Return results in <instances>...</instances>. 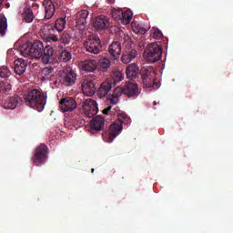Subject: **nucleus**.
Listing matches in <instances>:
<instances>
[{
    "instance_id": "nucleus-1",
    "label": "nucleus",
    "mask_w": 233,
    "mask_h": 233,
    "mask_svg": "<svg viewBox=\"0 0 233 233\" xmlns=\"http://www.w3.org/2000/svg\"><path fill=\"white\" fill-rule=\"evenodd\" d=\"M20 52L24 57H32L33 59H41L45 65L52 63L54 56V47L52 46H44L43 42L35 41L33 44H24L20 47Z\"/></svg>"
},
{
    "instance_id": "nucleus-2",
    "label": "nucleus",
    "mask_w": 233,
    "mask_h": 233,
    "mask_svg": "<svg viewBox=\"0 0 233 233\" xmlns=\"http://www.w3.org/2000/svg\"><path fill=\"white\" fill-rule=\"evenodd\" d=\"M25 105L31 108H35L38 112L45 110V105H46V94L43 93L39 89H32L25 96Z\"/></svg>"
},
{
    "instance_id": "nucleus-3",
    "label": "nucleus",
    "mask_w": 233,
    "mask_h": 233,
    "mask_svg": "<svg viewBox=\"0 0 233 233\" xmlns=\"http://www.w3.org/2000/svg\"><path fill=\"white\" fill-rule=\"evenodd\" d=\"M123 125H130V117L125 113L118 115V119L109 126L108 133L103 134L104 140L112 143L121 134Z\"/></svg>"
},
{
    "instance_id": "nucleus-4",
    "label": "nucleus",
    "mask_w": 233,
    "mask_h": 233,
    "mask_svg": "<svg viewBox=\"0 0 233 233\" xmlns=\"http://www.w3.org/2000/svg\"><path fill=\"white\" fill-rule=\"evenodd\" d=\"M140 76L142 77V85L144 88H158L157 82L156 81V73L153 67H142L140 69Z\"/></svg>"
},
{
    "instance_id": "nucleus-5",
    "label": "nucleus",
    "mask_w": 233,
    "mask_h": 233,
    "mask_svg": "<svg viewBox=\"0 0 233 233\" xmlns=\"http://www.w3.org/2000/svg\"><path fill=\"white\" fill-rule=\"evenodd\" d=\"M163 56L161 46L156 43L149 44L146 51L145 59L147 63H157Z\"/></svg>"
},
{
    "instance_id": "nucleus-6",
    "label": "nucleus",
    "mask_w": 233,
    "mask_h": 233,
    "mask_svg": "<svg viewBox=\"0 0 233 233\" xmlns=\"http://www.w3.org/2000/svg\"><path fill=\"white\" fill-rule=\"evenodd\" d=\"M46 159H48V146L40 144L35 148V155L33 157V163H35L36 167H40V165L46 163Z\"/></svg>"
},
{
    "instance_id": "nucleus-7",
    "label": "nucleus",
    "mask_w": 233,
    "mask_h": 233,
    "mask_svg": "<svg viewBox=\"0 0 233 233\" xmlns=\"http://www.w3.org/2000/svg\"><path fill=\"white\" fill-rule=\"evenodd\" d=\"M43 5L46 10L45 19H52L56 14V8L63 6V0H45Z\"/></svg>"
},
{
    "instance_id": "nucleus-8",
    "label": "nucleus",
    "mask_w": 233,
    "mask_h": 233,
    "mask_svg": "<svg viewBox=\"0 0 233 233\" xmlns=\"http://www.w3.org/2000/svg\"><path fill=\"white\" fill-rule=\"evenodd\" d=\"M76 77V72L72 68L66 67L60 74V82L66 86H72V85H75Z\"/></svg>"
},
{
    "instance_id": "nucleus-9",
    "label": "nucleus",
    "mask_w": 233,
    "mask_h": 233,
    "mask_svg": "<svg viewBox=\"0 0 233 233\" xmlns=\"http://www.w3.org/2000/svg\"><path fill=\"white\" fill-rule=\"evenodd\" d=\"M82 108L84 110L85 116L86 117H94L97 112H99V108L97 107V102L94 99H86L82 104Z\"/></svg>"
},
{
    "instance_id": "nucleus-10",
    "label": "nucleus",
    "mask_w": 233,
    "mask_h": 233,
    "mask_svg": "<svg viewBox=\"0 0 233 233\" xmlns=\"http://www.w3.org/2000/svg\"><path fill=\"white\" fill-rule=\"evenodd\" d=\"M84 46L86 52L95 55L99 54L101 52V48H103V46H101V40L95 37H90L89 39H87L85 42Z\"/></svg>"
},
{
    "instance_id": "nucleus-11",
    "label": "nucleus",
    "mask_w": 233,
    "mask_h": 233,
    "mask_svg": "<svg viewBox=\"0 0 233 233\" xmlns=\"http://www.w3.org/2000/svg\"><path fill=\"white\" fill-rule=\"evenodd\" d=\"M122 94L127 96L128 97H137L141 94V89L139 86L134 82H127L121 88Z\"/></svg>"
},
{
    "instance_id": "nucleus-12",
    "label": "nucleus",
    "mask_w": 233,
    "mask_h": 233,
    "mask_svg": "<svg viewBox=\"0 0 233 233\" xmlns=\"http://www.w3.org/2000/svg\"><path fill=\"white\" fill-rule=\"evenodd\" d=\"M94 81H96V76L91 78L87 77L82 83V91L85 96H91L96 94V90H97V88H96Z\"/></svg>"
},
{
    "instance_id": "nucleus-13",
    "label": "nucleus",
    "mask_w": 233,
    "mask_h": 233,
    "mask_svg": "<svg viewBox=\"0 0 233 233\" xmlns=\"http://www.w3.org/2000/svg\"><path fill=\"white\" fill-rule=\"evenodd\" d=\"M59 108L62 112H74L77 108V102L76 99L67 96L60 100Z\"/></svg>"
},
{
    "instance_id": "nucleus-14",
    "label": "nucleus",
    "mask_w": 233,
    "mask_h": 233,
    "mask_svg": "<svg viewBox=\"0 0 233 233\" xmlns=\"http://www.w3.org/2000/svg\"><path fill=\"white\" fill-rule=\"evenodd\" d=\"M137 56V51L134 49V47L128 46V43L126 45V49L122 55L121 61L125 65H128V63H131L136 59Z\"/></svg>"
},
{
    "instance_id": "nucleus-15",
    "label": "nucleus",
    "mask_w": 233,
    "mask_h": 233,
    "mask_svg": "<svg viewBox=\"0 0 233 233\" xmlns=\"http://www.w3.org/2000/svg\"><path fill=\"white\" fill-rule=\"evenodd\" d=\"M91 132L96 134V132H101L105 128V117L101 116H95L90 123Z\"/></svg>"
},
{
    "instance_id": "nucleus-16",
    "label": "nucleus",
    "mask_w": 233,
    "mask_h": 233,
    "mask_svg": "<svg viewBox=\"0 0 233 233\" xmlns=\"http://www.w3.org/2000/svg\"><path fill=\"white\" fill-rule=\"evenodd\" d=\"M18 105H21V98L16 96L7 97L3 104V106L5 110H14L15 108H17Z\"/></svg>"
},
{
    "instance_id": "nucleus-17",
    "label": "nucleus",
    "mask_w": 233,
    "mask_h": 233,
    "mask_svg": "<svg viewBox=\"0 0 233 233\" xmlns=\"http://www.w3.org/2000/svg\"><path fill=\"white\" fill-rule=\"evenodd\" d=\"M26 66H28V63L26 60L23 58H18L15 61V73L16 76H23L26 72Z\"/></svg>"
},
{
    "instance_id": "nucleus-18",
    "label": "nucleus",
    "mask_w": 233,
    "mask_h": 233,
    "mask_svg": "<svg viewBox=\"0 0 233 233\" xmlns=\"http://www.w3.org/2000/svg\"><path fill=\"white\" fill-rule=\"evenodd\" d=\"M108 52L113 59H119V56H121V43L118 41L113 42L109 46Z\"/></svg>"
},
{
    "instance_id": "nucleus-19",
    "label": "nucleus",
    "mask_w": 233,
    "mask_h": 233,
    "mask_svg": "<svg viewBox=\"0 0 233 233\" xmlns=\"http://www.w3.org/2000/svg\"><path fill=\"white\" fill-rule=\"evenodd\" d=\"M106 23H108L106 16L100 15L93 21V26L96 30H105L106 28Z\"/></svg>"
},
{
    "instance_id": "nucleus-20",
    "label": "nucleus",
    "mask_w": 233,
    "mask_h": 233,
    "mask_svg": "<svg viewBox=\"0 0 233 233\" xmlns=\"http://www.w3.org/2000/svg\"><path fill=\"white\" fill-rule=\"evenodd\" d=\"M63 48H64V46L59 44L58 49L61 50V52L59 53L58 61H60V63H68V61L72 59V53Z\"/></svg>"
},
{
    "instance_id": "nucleus-21",
    "label": "nucleus",
    "mask_w": 233,
    "mask_h": 233,
    "mask_svg": "<svg viewBox=\"0 0 233 233\" xmlns=\"http://www.w3.org/2000/svg\"><path fill=\"white\" fill-rule=\"evenodd\" d=\"M88 17V11L82 10L76 14V25L77 26H82L85 28V25H86V19Z\"/></svg>"
},
{
    "instance_id": "nucleus-22",
    "label": "nucleus",
    "mask_w": 233,
    "mask_h": 233,
    "mask_svg": "<svg viewBox=\"0 0 233 233\" xmlns=\"http://www.w3.org/2000/svg\"><path fill=\"white\" fill-rule=\"evenodd\" d=\"M138 72H139V66H137V65L136 64H131L127 66L126 69V74L128 79H131V80L136 79V77H137Z\"/></svg>"
},
{
    "instance_id": "nucleus-23",
    "label": "nucleus",
    "mask_w": 233,
    "mask_h": 233,
    "mask_svg": "<svg viewBox=\"0 0 233 233\" xmlns=\"http://www.w3.org/2000/svg\"><path fill=\"white\" fill-rule=\"evenodd\" d=\"M112 90V83L110 82H103L100 87L97 89V95L99 97H105L106 94H108Z\"/></svg>"
},
{
    "instance_id": "nucleus-24",
    "label": "nucleus",
    "mask_w": 233,
    "mask_h": 233,
    "mask_svg": "<svg viewBox=\"0 0 233 233\" xmlns=\"http://www.w3.org/2000/svg\"><path fill=\"white\" fill-rule=\"evenodd\" d=\"M82 70H85L86 72H94L96 68H97V62L96 60H85L81 64Z\"/></svg>"
},
{
    "instance_id": "nucleus-25",
    "label": "nucleus",
    "mask_w": 233,
    "mask_h": 233,
    "mask_svg": "<svg viewBox=\"0 0 233 233\" xmlns=\"http://www.w3.org/2000/svg\"><path fill=\"white\" fill-rule=\"evenodd\" d=\"M12 92V86L6 81H0V98L8 96Z\"/></svg>"
},
{
    "instance_id": "nucleus-26",
    "label": "nucleus",
    "mask_w": 233,
    "mask_h": 233,
    "mask_svg": "<svg viewBox=\"0 0 233 233\" xmlns=\"http://www.w3.org/2000/svg\"><path fill=\"white\" fill-rule=\"evenodd\" d=\"M42 77L49 81H54L56 79V70L53 67H45L42 70Z\"/></svg>"
},
{
    "instance_id": "nucleus-27",
    "label": "nucleus",
    "mask_w": 233,
    "mask_h": 233,
    "mask_svg": "<svg viewBox=\"0 0 233 233\" xmlns=\"http://www.w3.org/2000/svg\"><path fill=\"white\" fill-rule=\"evenodd\" d=\"M22 17L25 23H32L35 16L34 15V11L30 7H25L24 8Z\"/></svg>"
},
{
    "instance_id": "nucleus-28",
    "label": "nucleus",
    "mask_w": 233,
    "mask_h": 233,
    "mask_svg": "<svg viewBox=\"0 0 233 233\" xmlns=\"http://www.w3.org/2000/svg\"><path fill=\"white\" fill-rule=\"evenodd\" d=\"M59 34V45H64V46H66V45H70V41L72 39V36L70 35V34H68L67 32H61L58 33Z\"/></svg>"
},
{
    "instance_id": "nucleus-29",
    "label": "nucleus",
    "mask_w": 233,
    "mask_h": 233,
    "mask_svg": "<svg viewBox=\"0 0 233 233\" xmlns=\"http://www.w3.org/2000/svg\"><path fill=\"white\" fill-rule=\"evenodd\" d=\"M66 26V18H58L55 23V28L58 32V34H61L65 30Z\"/></svg>"
},
{
    "instance_id": "nucleus-30",
    "label": "nucleus",
    "mask_w": 233,
    "mask_h": 233,
    "mask_svg": "<svg viewBox=\"0 0 233 233\" xmlns=\"http://www.w3.org/2000/svg\"><path fill=\"white\" fill-rule=\"evenodd\" d=\"M123 79H125L123 73H121V71H115L109 83H111V85H117V83H121Z\"/></svg>"
},
{
    "instance_id": "nucleus-31",
    "label": "nucleus",
    "mask_w": 233,
    "mask_h": 233,
    "mask_svg": "<svg viewBox=\"0 0 233 233\" xmlns=\"http://www.w3.org/2000/svg\"><path fill=\"white\" fill-rule=\"evenodd\" d=\"M132 20V13L128 11H122V14L120 15V20L123 25H129L130 21Z\"/></svg>"
},
{
    "instance_id": "nucleus-32",
    "label": "nucleus",
    "mask_w": 233,
    "mask_h": 233,
    "mask_svg": "<svg viewBox=\"0 0 233 233\" xmlns=\"http://www.w3.org/2000/svg\"><path fill=\"white\" fill-rule=\"evenodd\" d=\"M7 28L8 24L6 23V17L5 15H0V35H5Z\"/></svg>"
},
{
    "instance_id": "nucleus-33",
    "label": "nucleus",
    "mask_w": 233,
    "mask_h": 233,
    "mask_svg": "<svg viewBox=\"0 0 233 233\" xmlns=\"http://www.w3.org/2000/svg\"><path fill=\"white\" fill-rule=\"evenodd\" d=\"M110 58L104 57L99 60L98 66L101 70H107V68H110Z\"/></svg>"
},
{
    "instance_id": "nucleus-34",
    "label": "nucleus",
    "mask_w": 233,
    "mask_h": 233,
    "mask_svg": "<svg viewBox=\"0 0 233 233\" xmlns=\"http://www.w3.org/2000/svg\"><path fill=\"white\" fill-rule=\"evenodd\" d=\"M132 30L135 34H141L142 35L147 34V29L139 24H132Z\"/></svg>"
},
{
    "instance_id": "nucleus-35",
    "label": "nucleus",
    "mask_w": 233,
    "mask_h": 233,
    "mask_svg": "<svg viewBox=\"0 0 233 233\" xmlns=\"http://www.w3.org/2000/svg\"><path fill=\"white\" fill-rule=\"evenodd\" d=\"M11 74L10 69H8V67L5 66L0 68V77L6 79V77H10Z\"/></svg>"
},
{
    "instance_id": "nucleus-36",
    "label": "nucleus",
    "mask_w": 233,
    "mask_h": 233,
    "mask_svg": "<svg viewBox=\"0 0 233 233\" xmlns=\"http://www.w3.org/2000/svg\"><path fill=\"white\" fill-rule=\"evenodd\" d=\"M121 14H123V10L115 9L112 11L111 15H112L113 19L119 21L121 19Z\"/></svg>"
},
{
    "instance_id": "nucleus-37",
    "label": "nucleus",
    "mask_w": 233,
    "mask_h": 233,
    "mask_svg": "<svg viewBox=\"0 0 233 233\" xmlns=\"http://www.w3.org/2000/svg\"><path fill=\"white\" fill-rule=\"evenodd\" d=\"M47 41H49V43H57L59 45V36L57 35H51L47 38Z\"/></svg>"
},
{
    "instance_id": "nucleus-38",
    "label": "nucleus",
    "mask_w": 233,
    "mask_h": 233,
    "mask_svg": "<svg viewBox=\"0 0 233 233\" xmlns=\"http://www.w3.org/2000/svg\"><path fill=\"white\" fill-rule=\"evenodd\" d=\"M153 37L155 39H161L163 37V33H161V31H159V29H154Z\"/></svg>"
},
{
    "instance_id": "nucleus-39",
    "label": "nucleus",
    "mask_w": 233,
    "mask_h": 233,
    "mask_svg": "<svg viewBox=\"0 0 233 233\" xmlns=\"http://www.w3.org/2000/svg\"><path fill=\"white\" fill-rule=\"evenodd\" d=\"M117 101H118L117 95L113 96V97L110 99V102L112 105H117Z\"/></svg>"
},
{
    "instance_id": "nucleus-40",
    "label": "nucleus",
    "mask_w": 233,
    "mask_h": 233,
    "mask_svg": "<svg viewBox=\"0 0 233 233\" xmlns=\"http://www.w3.org/2000/svg\"><path fill=\"white\" fill-rule=\"evenodd\" d=\"M110 110H112V106H107L106 108H105L104 110H103V114H108L109 112H110Z\"/></svg>"
},
{
    "instance_id": "nucleus-41",
    "label": "nucleus",
    "mask_w": 233,
    "mask_h": 233,
    "mask_svg": "<svg viewBox=\"0 0 233 233\" xmlns=\"http://www.w3.org/2000/svg\"><path fill=\"white\" fill-rule=\"evenodd\" d=\"M106 3L108 5H114V3H116V0H106Z\"/></svg>"
},
{
    "instance_id": "nucleus-42",
    "label": "nucleus",
    "mask_w": 233,
    "mask_h": 233,
    "mask_svg": "<svg viewBox=\"0 0 233 233\" xmlns=\"http://www.w3.org/2000/svg\"><path fill=\"white\" fill-rule=\"evenodd\" d=\"M125 41H128V39H130L128 36H125L124 37Z\"/></svg>"
},
{
    "instance_id": "nucleus-43",
    "label": "nucleus",
    "mask_w": 233,
    "mask_h": 233,
    "mask_svg": "<svg viewBox=\"0 0 233 233\" xmlns=\"http://www.w3.org/2000/svg\"><path fill=\"white\" fill-rule=\"evenodd\" d=\"M154 106H156L157 105V103L156 101L153 102Z\"/></svg>"
},
{
    "instance_id": "nucleus-44",
    "label": "nucleus",
    "mask_w": 233,
    "mask_h": 233,
    "mask_svg": "<svg viewBox=\"0 0 233 233\" xmlns=\"http://www.w3.org/2000/svg\"><path fill=\"white\" fill-rule=\"evenodd\" d=\"M6 6H7V8H9L10 7V4H6Z\"/></svg>"
},
{
    "instance_id": "nucleus-45",
    "label": "nucleus",
    "mask_w": 233,
    "mask_h": 233,
    "mask_svg": "<svg viewBox=\"0 0 233 233\" xmlns=\"http://www.w3.org/2000/svg\"><path fill=\"white\" fill-rule=\"evenodd\" d=\"M91 173L94 174V168L91 169Z\"/></svg>"
},
{
    "instance_id": "nucleus-46",
    "label": "nucleus",
    "mask_w": 233,
    "mask_h": 233,
    "mask_svg": "<svg viewBox=\"0 0 233 233\" xmlns=\"http://www.w3.org/2000/svg\"><path fill=\"white\" fill-rule=\"evenodd\" d=\"M31 1H37V0H31Z\"/></svg>"
}]
</instances>
